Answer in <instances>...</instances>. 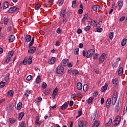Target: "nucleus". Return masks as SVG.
Instances as JSON below:
<instances>
[{
  "instance_id": "nucleus-13",
  "label": "nucleus",
  "mask_w": 127,
  "mask_h": 127,
  "mask_svg": "<svg viewBox=\"0 0 127 127\" xmlns=\"http://www.w3.org/2000/svg\"><path fill=\"white\" fill-rule=\"evenodd\" d=\"M57 94H58V88H56L54 90L52 96L53 99H56V96H57Z\"/></svg>"
},
{
  "instance_id": "nucleus-14",
  "label": "nucleus",
  "mask_w": 127,
  "mask_h": 127,
  "mask_svg": "<svg viewBox=\"0 0 127 127\" xmlns=\"http://www.w3.org/2000/svg\"><path fill=\"white\" fill-rule=\"evenodd\" d=\"M68 105H69V102H65L64 104L61 106V110H62L63 111L66 110V109H67V108L68 107Z\"/></svg>"
},
{
  "instance_id": "nucleus-55",
  "label": "nucleus",
  "mask_w": 127,
  "mask_h": 127,
  "mask_svg": "<svg viewBox=\"0 0 127 127\" xmlns=\"http://www.w3.org/2000/svg\"><path fill=\"white\" fill-rule=\"evenodd\" d=\"M76 3H77V1L76 0H73L72 2V7H75V5H76Z\"/></svg>"
},
{
  "instance_id": "nucleus-28",
  "label": "nucleus",
  "mask_w": 127,
  "mask_h": 127,
  "mask_svg": "<svg viewBox=\"0 0 127 127\" xmlns=\"http://www.w3.org/2000/svg\"><path fill=\"white\" fill-rule=\"evenodd\" d=\"M127 44V39L124 38L122 40L121 42V45L122 46H125Z\"/></svg>"
},
{
  "instance_id": "nucleus-30",
  "label": "nucleus",
  "mask_w": 127,
  "mask_h": 127,
  "mask_svg": "<svg viewBox=\"0 0 127 127\" xmlns=\"http://www.w3.org/2000/svg\"><path fill=\"white\" fill-rule=\"evenodd\" d=\"M26 41L27 42H30L31 41V36L27 35L26 37Z\"/></svg>"
},
{
  "instance_id": "nucleus-33",
  "label": "nucleus",
  "mask_w": 127,
  "mask_h": 127,
  "mask_svg": "<svg viewBox=\"0 0 127 127\" xmlns=\"http://www.w3.org/2000/svg\"><path fill=\"white\" fill-rule=\"evenodd\" d=\"M88 88L89 86H88V85L84 84L83 88L84 92H87L88 91Z\"/></svg>"
},
{
  "instance_id": "nucleus-1",
  "label": "nucleus",
  "mask_w": 127,
  "mask_h": 127,
  "mask_svg": "<svg viewBox=\"0 0 127 127\" xmlns=\"http://www.w3.org/2000/svg\"><path fill=\"white\" fill-rule=\"evenodd\" d=\"M34 43V37H32V39L29 44V47L30 48L28 51V53L33 54L35 51H36V48L34 47H31Z\"/></svg>"
},
{
  "instance_id": "nucleus-47",
  "label": "nucleus",
  "mask_w": 127,
  "mask_h": 127,
  "mask_svg": "<svg viewBox=\"0 0 127 127\" xmlns=\"http://www.w3.org/2000/svg\"><path fill=\"white\" fill-rule=\"evenodd\" d=\"M4 80L6 83H8V81H9V76L8 75L6 76L4 78Z\"/></svg>"
},
{
  "instance_id": "nucleus-46",
  "label": "nucleus",
  "mask_w": 127,
  "mask_h": 127,
  "mask_svg": "<svg viewBox=\"0 0 127 127\" xmlns=\"http://www.w3.org/2000/svg\"><path fill=\"white\" fill-rule=\"evenodd\" d=\"M90 29H91V26H87L84 28V30L86 32L89 31Z\"/></svg>"
},
{
  "instance_id": "nucleus-27",
  "label": "nucleus",
  "mask_w": 127,
  "mask_h": 127,
  "mask_svg": "<svg viewBox=\"0 0 127 127\" xmlns=\"http://www.w3.org/2000/svg\"><path fill=\"white\" fill-rule=\"evenodd\" d=\"M24 116V113L21 112L19 114L18 120H22V118Z\"/></svg>"
},
{
  "instance_id": "nucleus-29",
  "label": "nucleus",
  "mask_w": 127,
  "mask_h": 127,
  "mask_svg": "<svg viewBox=\"0 0 127 127\" xmlns=\"http://www.w3.org/2000/svg\"><path fill=\"white\" fill-rule=\"evenodd\" d=\"M22 108V103L21 102H19L17 105V109L19 110Z\"/></svg>"
},
{
  "instance_id": "nucleus-26",
  "label": "nucleus",
  "mask_w": 127,
  "mask_h": 127,
  "mask_svg": "<svg viewBox=\"0 0 127 127\" xmlns=\"http://www.w3.org/2000/svg\"><path fill=\"white\" fill-rule=\"evenodd\" d=\"M35 123L36 126H40V125H41V123H40V122H39V118L38 117H37L36 118Z\"/></svg>"
},
{
  "instance_id": "nucleus-64",
  "label": "nucleus",
  "mask_w": 127,
  "mask_h": 127,
  "mask_svg": "<svg viewBox=\"0 0 127 127\" xmlns=\"http://www.w3.org/2000/svg\"><path fill=\"white\" fill-rule=\"evenodd\" d=\"M97 32H102L103 31V28H97Z\"/></svg>"
},
{
  "instance_id": "nucleus-18",
  "label": "nucleus",
  "mask_w": 127,
  "mask_h": 127,
  "mask_svg": "<svg viewBox=\"0 0 127 127\" xmlns=\"http://www.w3.org/2000/svg\"><path fill=\"white\" fill-rule=\"evenodd\" d=\"M107 89H108V84L106 83L105 85L101 88V90L103 93H105V92L107 91Z\"/></svg>"
},
{
  "instance_id": "nucleus-19",
  "label": "nucleus",
  "mask_w": 127,
  "mask_h": 127,
  "mask_svg": "<svg viewBox=\"0 0 127 127\" xmlns=\"http://www.w3.org/2000/svg\"><path fill=\"white\" fill-rule=\"evenodd\" d=\"M86 19H88V14H85L84 15L83 18L81 20L82 23H85Z\"/></svg>"
},
{
  "instance_id": "nucleus-38",
  "label": "nucleus",
  "mask_w": 127,
  "mask_h": 127,
  "mask_svg": "<svg viewBox=\"0 0 127 127\" xmlns=\"http://www.w3.org/2000/svg\"><path fill=\"white\" fill-rule=\"evenodd\" d=\"M78 127H85V124L83 123V121H80L78 122Z\"/></svg>"
},
{
  "instance_id": "nucleus-16",
  "label": "nucleus",
  "mask_w": 127,
  "mask_h": 127,
  "mask_svg": "<svg viewBox=\"0 0 127 127\" xmlns=\"http://www.w3.org/2000/svg\"><path fill=\"white\" fill-rule=\"evenodd\" d=\"M76 88L78 91H81L83 89V85L81 82H78L77 83Z\"/></svg>"
},
{
  "instance_id": "nucleus-57",
  "label": "nucleus",
  "mask_w": 127,
  "mask_h": 127,
  "mask_svg": "<svg viewBox=\"0 0 127 127\" xmlns=\"http://www.w3.org/2000/svg\"><path fill=\"white\" fill-rule=\"evenodd\" d=\"M36 102H38V103H39V102H41V101H42V98H41V97H39L38 98V99H36Z\"/></svg>"
},
{
  "instance_id": "nucleus-61",
  "label": "nucleus",
  "mask_w": 127,
  "mask_h": 127,
  "mask_svg": "<svg viewBox=\"0 0 127 127\" xmlns=\"http://www.w3.org/2000/svg\"><path fill=\"white\" fill-rule=\"evenodd\" d=\"M63 3H64V0H61V1H60L59 3V5L61 6L62 5V4H63Z\"/></svg>"
},
{
  "instance_id": "nucleus-32",
  "label": "nucleus",
  "mask_w": 127,
  "mask_h": 127,
  "mask_svg": "<svg viewBox=\"0 0 127 127\" xmlns=\"http://www.w3.org/2000/svg\"><path fill=\"white\" fill-rule=\"evenodd\" d=\"M14 94V92L13 91V90H9L8 92V95L10 96V97H12L13 96V94Z\"/></svg>"
},
{
  "instance_id": "nucleus-23",
  "label": "nucleus",
  "mask_w": 127,
  "mask_h": 127,
  "mask_svg": "<svg viewBox=\"0 0 127 127\" xmlns=\"http://www.w3.org/2000/svg\"><path fill=\"white\" fill-rule=\"evenodd\" d=\"M115 111L116 113H118L119 111H120V102L116 104L115 108Z\"/></svg>"
},
{
  "instance_id": "nucleus-44",
  "label": "nucleus",
  "mask_w": 127,
  "mask_h": 127,
  "mask_svg": "<svg viewBox=\"0 0 127 127\" xmlns=\"http://www.w3.org/2000/svg\"><path fill=\"white\" fill-rule=\"evenodd\" d=\"M109 37L111 40L113 39V37H114V33L113 32H110L109 34Z\"/></svg>"
},
{
  "instance_id": "nucleus-2",
  "label": "nucleus",
  "mask_w": 127,
  "mask_h": 127,
  "mask_svg": "<svg viewBox=\"0 0 127 127\" xmlns=\"http://www.w3.org/2000/svg\"><path fill=\"white\" fill-rule=\"evenodd\" d=\"M95 51L94 49L89 50L86 53V51H82L83 56H84V57H86V58H90L91 56L95 54Z\"/></svg>"
},
{
  "instance_id": "nucleus-11",
  "label": "nucleus",
  "mask_w": 127,
  "mask_h": 127,
  "mask_svg": "<svg viewBox=\"0 0 127 127\" xmlns=\"http://www.w3.org/2000/svg\"><path fill=\"white\" fill-rule=\"evenodd\" d=\"M111 104H112V99L108 98L106 101V107L107 109L111 108Z\"/></svg>"
},
{
  "instance_id": "nucleus-60",
  "label": "nucleus",
  "mask_w": 127,
  "mask_h": 127,
  "mask_svg": "<svg viewBox=\"0 0 127 127\" xmlns=\"http://www.w3.org/2000/svg\"><path fill=\"white\" fill-rule=\"evenodd\" d=\"M98 55H99V54H98V53H96L94 55V56L93 57L94 60H95V59H98Z\"/></svg>"
},
{
  "instance_id": "nucleus-39",
  "label": "nucleus",
  "mask_w": 127,
  "mask_h": 127,
  "mask_svg": "<svg viewBox=\"0 0 127 127\" xmlns=\"http://www.w3.org/2000/svg\"><path fill=\"white\" fill-rule=\"evenodd\" d=\"M96 116H97V115L95 113L92 115L91 118V121H94L96 119Z\"/></svg>"
},
{
  "instance_id": "nucleus-49",
  "label": "nucleus",
  "mask_w": 127,
  "mask_h": 127,
  "mask_svg": "<svg viewBox=\"0 0 127 127\" xmlns=\"http://www.w3.org/2000/svg\"><path fill=\"white\" fill-rule=\"evenodd\" d=\"M87 103L88 104H91V103H93V98L92 97L89 98L87 100Z\"/></svg>"
},
{
  "instance_id": "nucleus-42",
  "label": "nucleus",
  "mask_w": 127,
  "mask_h": 127,
  "mask_svg": "<svg viewBox=\"0 0 127 127\" xmlns=\"http://www.w3.org/2000/svg\"><path fill=\"white\" fill-rule=\"evenodd\" d=\"M27 61L28 62V64L29 65H30V64H31V63H32V58H29L28 60H27Z\"/></svg>"
},
{
  "instance_id": "nucleus-9",
  "label": "nucleus",
  "mask_w": 127,
  "mask_h": 127,
  "mask_svg": "<svg viewBox=\"0 0 127 127\" xmlns=\"http://www.w3.org/2000/svg\"><path fill=\"white\" fill-rule=\"evenodd\" d=\"M106 59V54L103 53L101 55L99 58V63L100 64H102L104 61L105 59Z\"/></svg>"
},
{
  "instance_id": "nucleus-15",
  "label": "nucleus",
  "mask_w": 127,
  "mask_h": 127,
  "mask_svg": "<svg viewBox=\"0 0 127 127\" xmlns=\"http://www.w3.org/2000/svg\"><path fill=\"white\" fill-rule=\"evenodd\" d=\"M67 12H66V10H63L61 12V16L64 17V18H66L67 17Z\"/></svg>"
},
{
  "instance_id": "nucleus-31",
  "label": "nucleus",
  "mask_w": 127,
  "mask_h": 127,
  "mask_svg": "<svg viewBox=\"0 0 127 127\" xmlns=\"http://www.w3.org/2000/svg\"><path fill=\"white\" fill-rule=\"evenodd\" d=\"M112 82L114 85H116L117 86H118V83H119V80L118 78L113 79Z\"/></svg>"
},
{
  "instance_id": "nucleus-40",
  "label": "nucleus",
  "mask_w": 127,
  "mask_h": 127,
  "mask_svg": "<svg viewBox=\"0 0 127 127\" xmlns=\"http://www.w3.org/2000/svg\"><path fill=\"white\" fill-rule=\"evenodd\" d=\"M50 94V89L48 88L45 90V95H47Z\"/></svg>"
},
{
  "instance_id": "nucleus-35",
  "label": "nucleus",
  "mask_w": 127,
  "mask_h": 127,
  "mask_svg": "<svg viewBox=\"0 0 127 127\" xmlns=\"http://www.w3.org/2000/svg\"><path fill=\"white\" fill-rule=\"evenodd\" d=\"M72 74L73 76H76V75H77V74H79V72L78 71V70L75 69V70H72Z\"/></svg>"
},
{
  "instance_id": "nucleus-43",
  "label": "nucleus",
  "mask_w": 127,
  "mask_h": 127,
  "mask_svg": "<svg viewBox=\"0 0 127 127\" xmlns=\"http://www.w3.org/2000/svg\"><path fill=\"white\" fill-rule=\"evenodd\" d=\"M112 119H110L109 122L105 125L106 127H109V126H111L112 125Z\"/></svg>"
},
{
  "instance_id": "nucleus-20",
  "label": "nucleus",
  "mask_w": 127,
  "mask_h": 127,
  "mask_svg": "<svg viewBox=\"0 0 127 127\" xmlns=\"http://www.w3.org/2000/svg\"><path fill=\"white\" fill-rule=\"evenodd\" d=\"M123 73H124V68H123V67H121L119 68L118 70L119 76H122V75H123Z\"/></svg>"
},
{
  "instance_id": "nucleus-4",
  "label": "nucleus",
  "mask_w": 127,
  "mask_h": 127,
  "mask_svg": "<svg viewBox=\"0 0 127 127\" xmlns=\"http://www.w3.org/2000/svg\"><path fill=\"white\" fill-rule=\"evenodd\" d=\"M118 93L117 92H115L112 97V105L115 106L116 103H117V100H118Z\"/></svg>"
},
{
  "instance_id": "nucleus-17",
  "label": "nucleus",
  "mask_w": 127,
  "mask_h": 127,
  "mask_svg": "<svg viewBox=\"0 0 127 127\" xmlns=\"http://www.w3.org/2000/svg\"><path fill=\"white\" fill-rule=\"evenodd\" d=\"M90 19L91 20L90 24L92 25V26H97V25H98V22H97V21L91 19Z\"/></svg>"
},
{
  "instance_id": "nucleus-50",
  "label": "nucleus",
  "mask_w": 127,
  "mask_h": 127,
  "mask_svg": "<svg viewBox=\"0 0 127 127\" xmlns=\"http://www.w3.org/2000/svg\"><path fill=\"white\" fill-rule=\"evenodd\" d=\"M42 88L43 89H46V88H47V84L45 82H43L42 84Z\"/></svg>"
},
{
  "instance_id": "nucleus-5",
  "label": "nucleus",
  "mask_w": 127,
  "mask_h": 127,
  "mask_svg": "<svg viewBox=\"0 0 127 127\" xmlns=\"http://www.w3.org/2000/svg\"><path fill=\"white\" fill-rule=\"evenodd\" d=\"M13 54H14V51H11L9 52V53H8L7 58L5 60V62L6 63H8V62L10 61V59H11V57L13 56Z\"/></svg>"
},
{
  "instance_id": "nucleus-53",
  "label": "nucleus",
  "mask_w": 127,
  "mask_h": 127,
  "mask_svg": "<svg viewBox=\"0 0 127 127\" xmlns=\"http://www.w3.org/2000/svg\"><path fill=\"white\" fill-rule=\"evenodd\" d=\"M74 54H75V55L79 54V48H76L75 49Z\"/></svg>"
},
{
  "instance_id": "nucleus-25",
  "label": "nucleus",
  "mask_w": 127,
  "mask_h": 127,
  "mask_svg": "<svg viewBox=\"0 0 127 127\" xmlns=\"http://www.w3.org/2000/svg\"><path fill=\"white\" fill-rule=\"evenodd\" d=\"M99 126L100 121H96L94 122L93 127H99Z\"/></svg>"
},
{
  "instance_id": "nucleus-10",
  "label": "nucleus",
  "mask_w": 127,
  "mask_h": 127,
  "mask_svg": "<svg viewBox=\"0 0 127 127\" xmlns=\"http://www.w3.org/2000/svg\"><path fill=\"white\" fill-rule=\"evenodd\" d=\"M56 61V57H52L50 60H48V63L50 65H53L55 62Z\"/></svg>"
},
{
  "instance_id": "nucleus-21",
  "label": "nucleus",
  "mask_w": 127,
  "mask_h": 127,
  "mask_svg": "<svg viewBox=\"0 0 127 127\" xmlns=\"http://www.w3.org/2000/svg\"><path fill=\"white\" fill-rule=\"evenodd\" d=\"M9 6V3L8 1H6L3 3V9H6Z\"/></svg>"
},
{
  "instance_id": "nucleus-6",
  "label": "nucleus",
  "mask_w": 127,
  "mask_h": 127,
  "mask_svg": "<svg viewBox=\"0 0 127 127\" xmlns=\"http://www.w3.org/2000/svg\"><path fill=\"white\" fill-rule=\"evenodd\" d=\"M121 122V117L120 116H117L115 119V120L112 123L113 126H118Z\"/></svg>"
},
{
  "instance_id": "nucleus-41",
  "label": "nucleus",
  "mask_w": 127,
  "mask_h": 127,
  "mask_svg": "<svg viewBox=\"0 0 127 127\" xmlns=\"http://www.w3.org/2000/svg\"><path fill=\"white\" fill-rule=\"evenodd\" d=\"M5 86V82L3 81L0 82V88H4Z\"/></svg>"
},
{
  "instance_id": "nucleus-48",
  "label": "nucleus",
  "mask_w": 127,
  "mask_h": 127,
  "mask_svg": "<svg viewBox=\"0 0 127 127\" xmlns=\"http://www.w3.org/2000/svg\"><path fill=\"white\" fill-rule=\"evenodd\" d=\"M40 6H41L39 3L37 4L35 7V9H36V10H38V9H39V8H40Z\"/></svg>"
},
{
  "instance_id": "nucleus-63",
  "label": "nucleus",
  "mask_w": 127,
  "mask_h": 127,
  "mask_svg": "<svg viewBox=\"0 0 127 127\" xmlns=\"http://www.w3.org/2000/svg\"><path fill=\"white\" fill-rule=\"evenodd\" d=\"M77 97L78 98H83V95L81 93H78L77 94Z\"/></svg>"
},
{
  "instance_id": "nucleus-45",
  "label": "nucleus",
  "mask_w": 127,
  "mask_h": 127,
  "mask_svg": "<svg viewBox=\"0 0 127 127\" xmlns=\"http://www.w3.org/2000/svg\"><path fill=\"white\" fill-rule=\"evenodd\" d=\"M13 108V107H12V106L11 105H9L7 107V110H8V111H12Z\"/></svg>"
},
{
  "instance_id": "nucleus-24",
  "label": "nucleus",
  "mask_w": 127,
  "mask_h": 127,
  "mask_svg": "<svg viewBox=\"0 0 127 127\" xmlns=\"http://www.w3.org/2000/svg\"><path fill=\"white\" fill-rule=\"evenodd\" d=\"M15 39V37H14V36L11 35L10 36L8 40L10 42H13V41H14Z\"/></svg>"
},
{
  "instance_id": "nucleus-58",
  "label": "nucleus",
  "mask_w": 127,
  "mask_h": 127,
  "mask_svg": "<svg viewBox=\"0 0 127 127\" xmlns=\"http://www.w3.org/2000/svg\"><path fill=\"white\" fill-rule=\"evenodd\" d=\"M78 115L77 116H76V118H79V117H81V116H82V111H78Z\"/></svg>"
},
{
  "instance_id": "nucleus-62",
  "label": "nucleus",
  "mask_w": 127,
  "mask_h": 127,
  "mask_svg": "<svg viewBox=\"0 0 127 127\" xmlns=\"http://www.w3.org/2000/svg\"><path fill=\"white\" fill-rule=\"evenodd\" d=\"M74 105V102H73V100H71L69 103V107H72Z\"/></svg>"
},
{
  "instance_id": "nucleus-7",
  "label": "nucleus",
  "mask_w": 127,
  "mask_h": 127,
  "mask_svg": "<svg viewBox=\"0 0 127 127\" xmlns=\"http://www.w3.org/2000/svg\"><path fill=\"white\" fill-rule=\"evenodd\" d=\"M17 9L18 10L19 9L16 7V6H14L13 7L9 8V9L8 10V12H9V13H13V12H15V11H16Z\"/></svg>"
},
{
  "instance_id": "nucleus-56",
  "label": "nucleus",
  "mask_w": 127,
  "mask_h": 127,
  "mask_svg": "<svg viewBox=\"0 0 127 127\" xmlns=\"http://www.w3.org/2000/svg\"><path fill=\"white\" fill-rule=\"evenodd\" d=\"M93 95L94 98H96L98 96V91H95L93 93Z\"/></svg>"
},
{
  "instance_id": "nucleus-8",
  "label": "nucleus",
  "mask_w": 127,
  "mask_h": 127,
  "mask_svg": "<svg viewBox=\"0 0 127 127\" xmlns=\"http://www.w3.org/2000/svg\"><path fill=\"white\" fill-rule=\"evenodd\" d=\"M92 9L94 11H99L102 10V8L99 5H94L92 6Z\"/></svg>"
},
{
  "instance_id": "nucleus-12",
  "label": "nucleus",
  "mask_w": 127,
  "mask_h": 127,
  "mask_svg": "<svg viewBox=\"0 0 127 127\" xmlns=\"http://www.w3.org/2000/svg\"><path fill=\"white\" fill-rule=\"evenodd\" d=\"M68 62H69V60H68V59H64L61 64L60 65H62V66H67V63H68Z\"/></svg>"
},
{
  "instance_id": "nucleus-22",
  "label": "nucleus",
  "mask_w": 127,
  "mask_h": 127,
  "mask_svg": "<svg viewBox=\"0 0 127 127\" xmlns=\"http://www.w3.org/2000/svg\"><path fill=\"white\" fill-rule=\"evenodd\" d=\"M37 84H39L41 82V76L40 75H38L35 81Z\"/></svg>"
},
{
  "instance_id": "nucleus-54",
  "label": "nucleus",
  "mask_w": 127,
  "mask_h": 127,
  "mask_svg": "<svg viewBox=\"0 0 127 127\" xmlns=\"http://www.w3.org/2000/svg\"><path fill=\"white\" fill-rule=\"evenodd\" d=\"M57 32L59 34H61V33H62V30H61V29L60 28H58L57 30Z\"/></svg>"
},
{
  "instance_id": "nucleus-52",
  "label": "nucleus",
  "mask_w": 127,
  "mask_h": 127,
  "mask_svg": "<svg viewBox=\"0 0 127 127\" xmlns=\"http://www.w3.org/2000/svg\"><path fill=\"white\" fill-rule=\"evenodd\" d=\"M31 79H32V76L30 75H28L27 78H26V80L27 81H30V80H31Z\"/></svg>"
},
{
  "instance_id": "nucleus-3",
  "label": "nucleus",
  "mask_w": 127,
  "mask_h": 127,
  "mask_svg": "<svg viewBox=\"0 0 127 127\" xmlns=\"http://www.w3.org/2000/svg\"><path fill=\"white\" fill-rule=\"evenodd\" d=\"M56 72L57 74H62L64 72V67L60 64L56 69Z\"/></svg>"
},
{
  "instance_id": "nucleus-36",
  "label": "nucleus",
  "mask_w": 127,
  "mask_h": 127,
  "mask_svg": "<svg viewBox=\"0 0 127 127\" xmlns=\"http://www.w3.org/2000/svg\"><path fill=\"white\" fill-rule=\"evenodd\" d=\"M118 5L119 7H123V5H124V1H119L118 2Z\"/></svg>"
},
{
  "instance_id": "nucleus-59",
  "label": "nucleus",
  "mask_w": 127,
  "mask_h": 127,
  "mask_svg": "<svg viewBox=\"0 0 127 127\" xmlns=\"http://www.w3.org/2000/svg\"><path fill=\"white\" fill-rule=\"evenodd\" d=\"M8 23V19L5 18L4 20V24L7 25Z\"/></svg>"
},
{
  "instance_id": "nucleus-37",
  "label": "nucleus",
  "mask_w": 127,
  "mask_h": 127,
  "mask_svg": "<svg viewBox=\"0 0 127 127\" xmlns=\"http://www.w3.org/2000/svg\"><path fill=\"white\" fill-rule=\"evenodd\" d=\"M19 127H26V124H25V122L24 121H22L19 125Z\"/></svg>"
},
{
  "instance_id": "nucleus-51",
  "label": "nucleus",
  "mask_w": 127,
  "mask_h": 127,
  "mask_svg": "<svg viewBox=\"0 0 127 127\" xmlns=\"http://www.w3.org/2000/svg\"><path fill=\"white\" fill-rule=\"evenodd\" d=\"M9 123H10V124H14V123H15V120L9 119Z\"/></svg>"
},
{
  "instance_id": "nucleus-34",
  "label": "nucleus",
  "mask_w": 127,
  "mask_h": 127,
  "mask_svg": "<svg viewBox=\"0 0 127 127\" xmlns=\"http://www.w3.org/2000/svg\"><path fill=\"white\" fill-rule=\"evenodd\" d=\"M30 94V90H27L26 92L24 93L25 97H28Z\"/></svg>"
}]
</instances>
